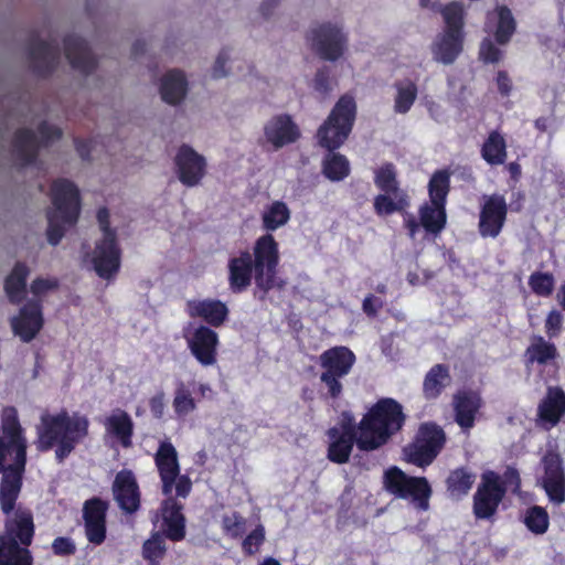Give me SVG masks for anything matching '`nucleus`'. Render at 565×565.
Returning a JSON list of instances; mask_svg holds the SVG:
<instances>
[{
	"label": "nucleus",
	"instance_id": "680f3d73",
	"mask_svg": "<svg viewBox=\"0 0 565 565\" xmlns=\"http://www.w3.org/2000/svg\"><path fill=\"white\" fill-rule=\"evenodd\" d=\"M96 217L103 233L102 238H116L117 231L110 225V214L108 209L106 206L99 207Z\"/></svg>",
	"mask_w": 565,
	"mask_h": 565
},
{
	"label": "nucleus",
	"instance_id": "774afa93",
	"mask_svg": "<svg viewBox=\"0 0 565 565\" xmlns=\"http://www.w3.org/2000/svg\"><path fill=\"white\" fill-rule=\"evenodd\" d=\"M173 488H175L177 498L185 499L191 493L192 481L188 475L179 473Z\"/></svg>",
	"mask_w": 565,
	"mask_h": 565
},
{
	"label": "nucleus",
	"instance_id": "0eeeda50",
	"mask_svg": "<svg viewBox=\"0 0 565 565\" xmlns=\"http://www.w3.org/2000/svg\"><path fill=\"white\" fill-rule=\"evenodd\" d=\"M34 532L32 513L18 511L4 523V532L0 534V554L11 565H33V555L28 547L33 542Z\"/></svg>",
	"mask_w": 565,
	"mask_h": 565
},
{
	"label": "nucleus",
	"instance_id": "e433bc0d",
	"mask_svg": "<svg viewBox=\"0 0 565 565\" xmlns=\"http://www.w3.org/2000/svg\"><path fill=\"white\" fill-rule=\"evenodd\" d=\"M507 156L504 137L498 130L490 131L481 147L483 160L491 166H499L505 162Z\"/></svg>",
	"mask_w": 565,
	"mask_h": 565
},
{
	"label": "nucleus",
	"instance_id": "bb28decb",
	"mask_svg": "<svg viewBox=\"0 0 565 565\" xmlns=\"http://www.w3.org/2000/svg\"><path fill=\"white\" fill-rule=\"evenodd\" d=\"M565 415V392L561 386H548L537 405V419L547 428L555 427Z\"/></svg>",
	"mask_w": 565,
	"mask_h": 565
},
{
	"label": "nucleus",
	"instance_id": "a19ab883",
	"mask_svg": "<svg viewBox=\"0 0 565 565\" xmlns=\"http://www.w3.org/2000/svg\"><path fill=\"white\" fill-rule=\"evenodd\" d=\"M290 220V210L282 201H275L262 214V226L267 233L284 226Z\"/></svg>",
	"mask_w": 565,
	"mask_h": 565
},
{
	"label": "nucleus",
	"instance_id": "58836bf2",
	"mask_svg": "<svg viewBox=\"0 0 565 565\" xmlns=\"http://www.w3.org/2000/svg\"><path fill=\"white\" fill-rule=\"evenodd\" d=\"M450 177L451 172L448 169L436 170L431 174L427 186L430 203L446 206L450 192Z\"/></svg>",
	"mask_w": 565,
	"mask_h": 565
},
{
	"label": "nucleus",
	"instance_id": "0e129e2a",
	"mask_svg": "<svg viewBox=\"0 0 565 565\" xmlns=\"http://www.w3.org/2000/svg\"><path fill=\"white\" fill-rule=\"evenodd\" d=\"M383 307L384 301L372 294H369L362 302L363 312L370 318H375Z\"/></svg>",
	"mask_w": 565,
	"mask_h": 565
},
{
	"label": "nucleus",
	"instance_id": "b1692460",
	"mask_svg": "<svg viewBox=\"0 0 565 565\" xmlns=\"http://www.w3.org/2000/svg\"><path fill=\"white\" fill-rule=\"evenodd\" d=\"M113 493L118 507L124 512L132 514L139 510L140 490L131 470H121L116 475Z\"/></svg>",
	"mask_w": 565,
	"mask_h": 565
},
{
	"label": "nucleus",
	"instance_id": "7ed1b4c3",
	"mask_svg": "<svg viewBox=\"0 0 565 565\" xmlns=\"http://www.w3.org/2000/svg\"><path fill=\"white\" fill-rule=\"evenodd\" d=\"M356 118L353 96L342 95L317 131L318 143L329 152L322 160V174L331 182H340L351 173L348 158L335 152L349 138Z\"/></svg>",
	"mask_w": 565,
	"mask_h": 565
},
{
	"label": "nucleus",
	"instance_id": "c03bdc74",
	"mask_svg": "<svg viewBox=\"0 0 565 565\" xmlns=\"http://www.w3.org/2000/svg\"><path fill=\"white\" fill-rule=\"evenodd\" d=\"M374 183L379 190L386 194L397 196V194L402 193L397 180V171L392 162H385L375 170Z\"/></svg>",
	"mask_w": 565,
	"mask_h": 565
},
{
	"label": "nucleus",
	"instance_id": "603ef678",
	"mask_svg": "<svg viewBox=\"0 0 565 565\" xmlns=\"http://www.w3.org/2000/svg\"><path fill=\"white\" fill-rule=\"evenodd\" d=\"M529 286L534 295L547 298L554 291L555 278L552 273L536 270L530 275Z\"/></svg>",
	"mask_w": 565,
	"mask_h": 565
},
{
	"label": "nucleus",
	"instance_id": "f704fd0d",
	"mask_svg": "<svg viewBox=\"0 0 565 565\" xmlns=\"http://www.w3.org/2000/svg\"><path fill=\"white\" fill-rule=\"evenodd\" d=\"M558 350L556 345L543 338L542 335H534L531 344L524 352L525 365L529 367L534 363L539 365H547L558 358Z\"/></svg>",
	"mask_w": 565,
	"mask_h": 565
},
{
	"label": "nucleus",
	"instance_id": "ddd939ff",
	"mask_svg": "<svg viewBox=\"0 0 565 565\" xmlns=\"http://www.w3.org/2000/svg\"><path fill=\"white\" fill-rule=\"evenodd\" d=\"M121 254L117 237L96 241L90 256L96 275L105 280L115 279L121 267Z\"/></svg>",
	"mask_w": 565,
	"mask_h": 565
},
{
	"label": "nucleus",
	"instance_id": "e2e57ef3",
	"mask_svg": "<svg viewBox=\"0 0 565 565\" xmlns=\"http://www.w3.org/2000/svg\"><path fill=\"white\" fill-rule=\"evenodd\" d=\"M315 89L322 95H327L331 90L330 72L328 67H322L315 75Z\"/></svg>",
	"mask_w": 565,
	"mask_h": 565
},
{
	"label": "nucleus",
	"instance_id": "79ce46f5",
	"mask_svg": "<svg viewBox=\"0 0 565 565\" xmlns=\"http://www.w3.org/2000/svg\"><path fill=\"white\" fill-rule=\"evenodd\" d=\"M166 536L159 532H151L141 546V555L148 565H161L162 559L167 554Z\"/></svg>",
	"mask_w": 565,
	"mask_h": 565
},
{
	"label": "nucleus",
	"instance_id": "f8f14e48",
	"mask_svg": "<svg viewBox=\"0 0 565 565\" xmlns=\"http://www.w3.org/2000/svg\"><path fill=\"white\" fill-rule=\"evenodd\" d=\"M308 41L320 58L337 61L343 54L347 38L338 25L322 23L310 31Z\"/></svg>",
	"mask_w": 565,
	"mask_h": 565
},
{
	"label": "nucleus",
	"instance_id": "ea45409f",
	"mask_svg": "<svg viewBox=\"0 0 565 565\" xmlns=\"http://www.w3.org/2000/svg\"><path fill=\"white\" fill-rule=\"evenodd\" d=\"M415 439L429 448L436 455H439L446 444V434L444 429L434 422L420 424Z\"/></svg>",
	"mask_w": 565,
	"mask_h": 565
},
{
	"label": "nucleus",
	"instance_id": "dca6fc26",
	"mask_svg": "<svg viewBox=\"0 0 565 565\" xmlns=\"http://www.w3.org/2000/svg\"><path fill=\"white\" fill-rule=\"evenodd\" d=\"M10 326L14 335L22 342L29 343L40 333L44 326L42 301L40 299L28 300L17 316L10 319Z\"/></svg>",
	"mask_w": 565,
	"mask_h": 565
},
{
	"label": "nucleus",
	"instance_id": "6ab92c4d",
	"mask_svg": "<svg viewBox=\"0 0 565 565\" xmlns=\"http://www.w3.org/2000/svg\"><path fill=\"white\" fill-rule=\"evenodd\" d=\"M508 206L502 195L493 194L486 199L479 216V233L482 237H497L505 223Z\"/></svg>",
	"mask_w": 565,
	"mask_h": 565
},
{
	"label": "nucleus",
	"instance_id": "2f4dec72",
	"mask_svg": "<svg viewBox=\"0 0 565 565\" xmlns=\"http://www.w3.org/2000/svg\"><path fill=\"white\" fill-rule=\"evenodd\" d=\"M105 428L124 448L132 446L135 425L126 411L117 409L109 415L105 420Z\"/></svg>",
	"mask_w": 565,
	"mask_h": 565
},
{
	"label": "nucleus",
	"instance_id": "f3484780",
	"mask_svg": "<svg viewBox=\"0 0 565 565\" xmlns=\"http://www.w3.org/2000/svg\"><path fill=\"white\" fill-rule=\"evenodd\" d=\"M185 339L188 349L202 366H212L217 362L220 338L212 328L200 324Z\"/></svg>",
	"mask_w": 565,
	"mask_h": 565
},
{
	"label": "nucleus",
	"instance_id": "5fc2aeb1",
	"mask_svg": "<svg viewBox=\"0 0 565 565\" xmlns=\"http://www.w3.org/2000/svg\"><path fill=\"white\" fill-rule=\"evenodd\" d=\"M266 540V532L263 524H257L242 542V551L245 556L257 554Z\"/></svg>",
	"mask_w": 565,
	"mask_h": 565
},
{
	"label": "nucleus",
	"instance_id": "7c9ffc66",
	"mask_svg": "<svg viewBox=\"0 0 565 565\" xmlns=\"http://www.w3.org/2000/svg\"><path fill=\"white\" fill-rule=\"evenodd\" d=\"M463 40L465 34L444 31L433 45L435 58L444 64L454 63L462 52Z\"/></svg>",
	"mask_w": 565,
	"mask_h": 565
},
{
	"label": "nucleus",
	"instance_id": "49530a36",
	"mask_svg": "<svg viewBox=\"0 0 565 565\" xmlns=\"http://www.w3.org/2000/svg\"><path fill=\"white\" fill-rule=\"evenodd\" d=\"M396 200L392 198V194L381 193L374 198L373 207L374 212L379 216L391 215L395 212H402L408 206L407 196L404 193L397 194Z\"/></svg>",
	"mask_w": 565,
	"mask_h": 565
},
{
	"label": "nucleus",
	"instance_id": "9d476101",
	"mask_svg": "<svg viewBox=\"0 0 565 565\" xmlns=\"http://www.w3.org/2000/svg\"><path fill=\"white\" fill-rule=\"evenodd\" d=\"M40 140L30 128L15 130L12 138V148L15 159L21 167H28L36 162L41 147H47L51 142L60 140L63 131L60 127L42 121L38 126Z\"/></svg>",
	"mask_w": 565,
	"mask_h": 565
},
{
	"label": "nucleus",
	"instance_id": "aec40b11",
	"mask_svg": "<svg viewBox=\"0 0 565 565\" xmlns=\"http://www.w3.org/2000/svg\"><path fill=\"white\" fill-rule=\"evenodd\" d=\"M28 54L33 73L41 77H47L56 68L60 58V47L57 43L34 36L30 41Z\"/></svg>",
	"mask_w": 565,
	"mask_h": 565
},
{
	"label": "nucleus",
	"instance_id": "393cba45",
	"mask_svg": "<svg viewBox=\"0 0 565 565\" xmlns=\"http://www.w3.org/2000/svg\"><path fill=\"white\" fill-rule=\"evenodd\" d=\"M63 45L65 56L74 70L89 75L97 68V60L86 40L68 34L63 39Z\"/></svg>",
	"mask_w": 565,
	"mask_h": 565
},
{
	"label": "nucleus",
	"instance_id": "864d4df0",
	"mask_svg": "<svg viewBox=\"0 0 565 565\" xmlns=\"http://www.w3.org/2000/svg\"><path fill=\"white\" fill-rule=\"evenodd\" d=\"M247 520L239 512L224 514L221 520L223 533L231 539H241L246 532Z\"/></svg>",
	"mask_w": 565,
	"mask_h": 565
},
{
	"label": "nucleus",
	"instance_id": "473e14b6",
	"mask_svg": "<svg viewBox=\"0 0 565 565\" xmlns=\"http://www.w3.org/2000/svg\"><path fill=\"white\" fill-rule=\"evenodd\" d=\"M188 82L183 72L172 70L168 72L160 83V94L164 103L179 105L186 95Z\"/></svg>",
	"mask_w": 565,
	"mask_h": 565
},
{
	"label": "nucleus",
	"instance_id": "412c9836",
	"mask_svg": "<svg viewBox=\"0 0 565 565\" xmlns=\"http://www.w3.org/2000/svg\"><path fill=\"white\" fill-rule=\"evenodd\" d=\"M543 488L548 498L557 503L565 501V472L559 454L548 450L542 458Z\"/></svg>",
	"mask_w": 565,
	"mask_h": 565
},
{
	"label": "nucleus",
	"instance_id": "c9c22d12",
	"mask_svg": "<svg viewBox=\"0 0 565 565\" xmlns=\"http://www.w3.org/2000/svg\"><path fill=\"white\" fill-rule=\"evenodd\" d=\"M475 482L476 473L466 466L450 470L445 481L447 492L457 500L465 498L472 489Z\"/></svg>",
	"mask_w": 565,
	"mask_h": 565
},
{
	"label": "nucleus",
	"instance_id": "39448f33",
	"mask_svg": "<svg viewBox=\"0 0 565 565\" xmlns=\"http://www.w3.org/2000/svg\"><path fill=\"white\" fill-rule=\"evenodd\" d=\"M405 422L406 415L399 402L392 397L377 399L358 424L359 449L361 451L380 449L403 429Z\"/></svg>",
	"mask_w": 565,
	"mask_h": 565
},
{
	"label": "nucleus",
	"instance_id": "a18cd8bd",
	"mask_svg": "<svg viewBox=\"0 0 565 565\" xmlns=\"http://www.w3.org/2000/svg\"><path fill=\"white\" fill-rule=\"evenodd\" d=\"M396 96L394 99V111L397 114H406L411 110L417 98V86L412 81L396 82Z\"/></svg>",
	"mask_w": 565,
	"mask_h": 565
},
{
	"label": "nucleus",
	"instance_id": "6e6d98bb",
	"mask_svg": "<svg viewBox=\"0 0 565 565\" xmlns=\"http://www.w3.org/2000/svg\"><path fill=\"white\" fill-rule=\"evenodd\" d=\"M501 486H503L505 493L510 490L513 494L521 493L522 481L520 472L515 467L508 466L503 475H500Z\"/></svg>",
	"mask_w": 565,
	"mask_h": 565
},
{
	"label": "nucleus",
	"instance_id": "f257e3e1",
	"mask_svg": "<svg viewBox=\"0 0 565 565\" xmlns=\"http://www.w3.org/2000/svg\"><path fill=\"white\" fill-rule=\"evenodd\" d=\"M280 263L279 244L273 234L266 233L256 238L248 249L239 250L227 260V282L235 294L245 292L253 284L264 300L273 289L282 290L286 281L278 277Z\"/></svg>",
	"mask_w": 565,
	"mask_h": 565
},
{
	"label": "nucleus",
	"instance_id": "4d7b16f0",
	"mask_svg": "<svg viewBox=\"0 0 565 565\" xmlns=\"http://www.w3.org/2000/svg\"><path fill=\"white\" fill-rule=\"evenodd\" d=\"M503 52L490 39H483L479 49V58L486 64H495L501 61Z\"/></svg>",
	"mask_w": 565,
	"mask_h": 565
},
{
	"label": "nucleus",
	"instance_id": "9b49d317",
	"mask_svg": "<svg viewBox=\"0 0 565 565\" xmlns=\"http://www.w3.org/2000/svg\"><path fill=\"white\" fill-rule=\"evenodd\" d=\"M500 475L493 470L481 473L480 482L472 497V513L477 520H493L505 498Z\"/></svg>",
	"mask_w": 565,
	"mask_h": 565
},
{
	"label": "nucleus",
	"instance_id": "bf43d9fd",
	"mask_svg": "<svg viewBox=\"0 0 565 565\" xmlns=\"http://www.w3.org/2000/svg\"><path fill=\"white\" fill-rule=\"evenodd\" d=\"M52 552L56 556L66 557L76 553L75 542L67 536H57L52 542Z\"/></svg>",
	"mask_w": 565,
	"mask_h": 565
},
{
	"label": "nucleus",
	"instance_id": "de8ad7c7",
	"mask_svg": "<svg viewBox=\"0 0 565 565\" xmlns=\"http://www.w3.org/2000/svg\"><path fill=\"white\" fill-rule=\"evenodd\" d=\"M440 13L445 21L444 31L465 34V10L460 2L454 1L445 4Z\"/></svg>",
	"mask_w": 565,
	"mask_h": 565
},
{
	"label": "nucleus",
	"instance_id": "a211bd4d",
	"mask_svg": "<svg viewBox=\"0 0 565 565\" xmlns=\"http://www.w3.org/2000/svg\"><path fill=\"white\" fill-rule=\"evenodd\" d=\"M174 164L179 181L188 188L200 184L206 173L205 158L189 145L179 148Z\"/></svg>",
	"mask_w": 565,
	"mask_h": 565
},
{
	"label": "nucleus",
	"instance_id": "5701e85b",
	"mask_svg": "<svg viewBox=\"0 0 565 565\" xmlns=\"http://www.w3.org/2000/svg\"><path fill=\"white\" fill-rule=\"evenodd\" d=\"M154 465L161 480L162 493L172 494L174 482L180 473V463L177 449L170 441L160 443L154 454Z\"/></svg>",
	"mask_w": 565,
	"mask_h": 565
},
{
	"label": "nucleus",
	"instance_id": "4be33fe9",
	"mask_svg": "<svg viewBox=\"0 0 565 565\" xmlns=\"http://www.w3.org/2000/svg\"><path fill=\"white\" fill-rule=\"evenodd\" d=\"M483 406L481 394L475 390H459L452 396L455 422L463 430H470Z\"/></svg>",
	"mask_w": 565,
	"mask_h": 565
},
{
	"label": "nucleus",
	"instance_id": "c756f323",
	"mask_svg": "<svg viewBox=\"0 0 565 565\" xmlns=\"http://www.w3.org/2000/svg\"><path fill=\"white\" fill-rule=\"evenodd\" d=\"M452 377L450 367L444 363L433 365L423 382V395L427 401L437 399L450 386Z\"/></svg>",
	"mask_w": 565,
	"mask_h": 565
},
{
	"label": "nucleus",
	"instance_id": "4468645a",
	"mask_svg": "<svg viewBox=\"0 0 565 565\" xmlns=\"http://www.w3.org/2000/svg\"><path fill=\"white\" fill-rule=\"evenodd\" d=\"M109 504L99 497L87 499L82 509L84 532L87 541L102 545L107 537V511Z\"/></svg>",
	"mask_w": 565,
	"mask_h": 565
},
{
	"label": "nucleus",
	"instance_id": "69168bd1",
	"mask_svg": "<svg viewBox=\"0 0 565 565\" xmlns=\"http://www.w3.org/2000/svg\"><path fill=\"white\" fill-rule=\"evenodd\" d=\"M58 284H57V280L55 279H46V278H35L31 286H30V291L36 296V297H40L42 295H44L45 292H47L49 290H52V289H55L57 288Z\"/></svg>",
	"mask_w": 565,
	"mask_h": 565
},
{
	"label": "nucleus",
	"instance_id": "3c124183",
	"mask_svg": "<svg viewBox=\"0 0 565 565\" xmlns=\"http://www.w3.org/2000/svg\"><path fill=\"white\" fill-rule=\"evenodd\" d=\"M403 452L407 462L420 468L429 466L438 456L415 438L404 447Z\"/></svg>",
	"mask_w": 565,
	"mask_h": 565
},
{
	"label": "nucleus",
	"instance_id": "1a4fd4ad",
	"mask_svg": "<svg viewBox=\"0 0 565 565\" xmlns=\"http://www.w3.org/2000/svg\"><path fill=\"white\" fill-rule=\"evenodd\" d=\"M383 483L385 490L395 498L411 500L422 511L429 509L433 490L425 477L408 476L393 466L384 472Z\"/></svg>",
	"mask_w": 565,
	"mask_h": 565
},
{
	"label": "nucleus",
	"instance_id": "37998d69",
	"mask_svg": "<svg viewBox=\"0 0 565 565\" xmlns=\"http://www.w3.org/2000/svg\"><path fill=\"white\" fill-rule=\"evenodd\" d=\"M497 26L494 40L498 44L504 45L510 42L515 32L516 23L511 10L507 6H498L495 9Z\"/></svg>",
	"mask_w": 565,
	"mask_h": 565
},
{
	"label": "nucleus",
	"instance_id": "20e7f679",
	"mask_svg": "<svg viewBox=\"0 0 565 565\" xmlns=\"http://www.w3.org/2000/svg\"><path fill=\"white\" fill-rule=\"evenodd\" d=\"M41 424L36 447L40 451H49L55 446V458L58 462H63L87 437L89 428V420L85 415H70L65 409L54 415H43Z\"/></svg>",
	"mask_w": 565,
	"mask_h": 565
},
{
	"label": "nucleus",
	"instance_id": "f03ea898",
	"mask_svg": "<svg viewBox=\"0 0 565 565\" xmlns=\"http://www.w3.org/2000/svg\"><path fill=\"white\" fill-rule=\"evenodd\" d=\"M0 420V505L2 512L9 515L21 492L28 440L14 406L3 407Z\"/></svg>",
	"mask_w": 565,
	"mask_h": 565
},
{
	"label": "nucleus",
	"instance_id": "052dcab7",
	"mask_svg": "<svg viewBox=\"0 0 565 565\" xmlns=\"http://www.w3.org/2000/svg\"><path fill=\"white\" fill-rule=\"evenodd\" d=\"M332 428H337L339 433L359 437L358 424L355 423L353 414L349 411L342 412L339 424Z\"/></svg>",
	"mask_w": 565,
	"mask_h": 565
},
{
	"label": "nucleus",
	"instance_id": "c85d7f7f",
	"mask_svg": "<svg viewBox=\"0 0 565 565\" xmlns=\"http://www.w3.org/2000/svg\"><path fill=\"white\" fill-rule=\"evenodd\" d=\"M329 446L327 458L338 465L347 463L350 460L354 445L359 447V437L339 433L337 428H329L327 431Z\"/></svg>",
	"mask_w": 565,
	"mask_h": 565
},
{
	"label": "nucleus",
	"instance_id": "13d9d810",
	"mask_svg": "<svg viewBox=\"0 0 565 565\" xmlns=\"http://www.w3.org/2000/svg\"><path fill=\"white\" fill-rule=\"evenodd\" d=\"M563 315L561 311L551 310L545 319V333L550 340L557 338L563 329Z\"/></svg>",
	"mask_w": 565,
	"mask_h": 565
},
{
	"label": "nucleus",
	"instance_id": "4c0bfd02",
	"mask_svg": "<svg viewBox=\"0 0 565 565\" xmlns=\"http://www.w3.org/2000/svg\"><path fill=\"white\" fill-rule=\"evenodd\" d=\"M419 220L426 232L439 234L446 226L447 213L446 206L425 203L419 207Z\"/></svg>",
	"mask_w": 565,
	"mask_h": 565
},
{
	"label": "nucleus",
	"instance_id": "09e8293b",
	"mask_svg": "<svg viewBox=\"0 0 565 565\" xmlns=\"http://www.w3.org/2000/svg\"><path fill=\"white\" fill-rule=\"evenodd\" d=\"M523 523L533 534L542 535L545 534L548 530L550 516L543 507L533 505L526 509Z\"/></svg>",
	"mask_w": 565,
	"mask_h": 565
},
{
	"label": "nucleus",
	"instance_id": "cd10ccee",
	"mask_svg": "<svg viewBox=\"0 0 565 565\" xmlns=\"http://www.w3.org/2000/svg\"><path fill=\"white\" fill-rule=\"evenodd\" d=\"M264 134L276 149L297 141L300 137L298 126L287 114L274 116L264 127Z\"/></svg>",
	"mask_w": 565,
	"mask_h": 565
},
{
	"label": "nucleus",
	"instance_id": "338daca9",
	"mask_svg": "<svg viewBox=\"0 0 565 565\" xmlns=\"http://www.w3.org/2000/svg\"><path fill=\"white\" fill-rule=\"evenodd\" d=\"M230 55L228 51L226 49H222L215 60L213 71H212V77L213 78H222L225 77L228 73L225 70V64L228 61Z\"/></svg>",
	"mask_w": 565,
	"mask_h": 565
},
{
	"label": "nucleus",
	"instance_id": "2eb2a0df",
	"mask_svg": "<svg viewBox=\"0 0 565 565\" xmlns=\"http://www.w3.org/2000/svg\"><path fill=\"white\" fill-rule=\"evenodd\" d=\"M184 505L175 497L167 495L162 500L156 518V523L161 519V533L172 542H181L186 535V519L183 513Z\"/></svg>",
	"mask_w": 565,
	"mask_h": 565
},
{
	"label": "nucleus",
	"instance_id": "423d86ee",
	"mask_svg": "<svg viewBox=\"0 0 565 565\" xmlns=\"http://www.w3.org/2000/svg\"><path fill=\"white\" fill-rule=\"evenodd\" d=\"M53 207L46 213L47 242L56 246L65 234V225L77 223L81 213V196L75 183L67 179H57L51 185Z\"/></svg>",
	"mask_w": 565,
	"mask_h": 565
},
{
	"label": "nucleus",
	"instance_id": "a878e982",
	"mask_svg": "<svg viewBox=\"0 0 565 565\" xmlns=\"http://www.w3.org/2000/svg\"><path fill=\"white\" fill-rule=\"evenodd\" d=\"M186 312L191 318H201L210 328H218L228 319L230 310L225 302L218 299L206 298L189 300Z\"/></svg>",
	"mask_w": 565,
	"mask_h": 565
},
{
	"label": "nucleus",
	"instance_id": "72a5a7b5",
	"mask_svg": "<svg viewBox=\"0 0 565 565\" xmlns=\"http://www.w3.org/2000/svg\"><path fill=\"white\" fill-rule=\"evenodd\" d=\"M29 274V267L24 263L18 262L4 279L3 288L10 303L20 305L25 299Z\"/></svg>",
	"mask_w": 565,
	"mask_h": 565
},
{
	"label": "nucleus",
	"instance_id": "8fccbe9b",
	"mask_svg": "<svg viewBox=\"0 0 565 565\" xmlns=\"http://www.w3.org/2000/svg\"><path fill=\"white\" fill-rule=\"evenodd\" d=\"M172 407L179 417H184L196 408V402L183 381H178L175 384Z\"/></svg>",
	"mask_w": 565,
	"mask_h": 565
},
{
	"label": "nucleus",
	"instance_id": "6e6552de",
	"mask_svg": "<svg viewBox=\"0 0 565 565\" xmlns=\"http://www.w3.org/2000/svg\"><path fill=\"white\" fill-rule=\"evenodd\" d=\"M355 361L353 351L344 345L332 347L319 355L318 363L322 370L320 383L326 390V398L337 401L342 397L344 391L342 380L351 373Z\"/></svg>",
	"mask_w": 565,
	"mask_h": 565
}]
</instances>
